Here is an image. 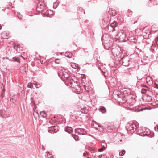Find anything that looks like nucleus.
Wrapping results in <instances>:
<instances>
[{"instance_id": "1", "label": "nucleus", "mask_w": 158, "mask_h": 158, "mask_svg": "<svg viewBox=\"0 0 158 158\" xmlns=\"http://www.w3.org/2000/svg\"><path fill=\"white\" fill-rule=\"evenodd\" d=\"M113 55L115 56H119L120 60V62L121 63L122 65L128 66L131 63L130 59L127 56H125L124 54L122 55L123 53L120 52L117 49H114L112 51Z\"/></svg>"}, {"instance_id": "2", "label": "nucleus", "mask_w": 158, "mask_h": 158, "mask_svg": "<svg viewBox=\"0 0 158 158\" xmlns=\"http://www.w3.org/2000/svg\"><path fill=\"white\" fill-rule=\"evenodd\" d=\"M126 127L128 133L133 134L137 130L138 127L134 123L131 122L127 123Z\"/></svg>"}, {"instance_id": "3", "label": "nucleus", "mask_w": 158, "mask_h": 158, "mask_svg": "<svg viewBox=\"0 0 158 158\" xmlns=\"http://www.w3.org/2000/svg\"><path fill=\"white\" fill-rule=\"evenodd\" d=\"M58 74L61 78L67 79L69 76V73L65 70H62L60 73H58Z\"/></svg>"}, {"instance_id": "4", "label": "nucleus", "mask_w": 158, "mask_h": 158, "mask_svg": "<svg viewBox=\"0 0 158 158\" xmlns=\"http://www.w3.org/2000/svg\"><path fill=\"white\" fill-rule=\"evenodd\" d=\"M117 38H118L119 40L121 41H124L125 40L126 36L125 34L123 33V31H120L116 35Z\"/></svg>"}, {"instance_id": "5", "label": "nucleus", "mask_w": 158, "mask_h": 158, "mask_svg": "<svg viewBox=\"0 0 158 158\" xmlns=\"http://www.w3.org/2000/svg\"><path fill=\"white\" fill-rule=\"evenodd\" d=\"M76 133L79 135H85L86 133V131L85 129L82 128H77L75 130Z\"/></svg>"}, {"instance_id": "6", "label": "nucleus", "mask_w": 158, "mask_h": 158, "mask_svg": "<svg viewBox=\"0 0 158 158\" xmlns=\"http://www.w3.org/2000/svg\"><path fill=\"white\" fill-rule=\"evenodd\" d=\"M117 27L116 23L115 22H114L111 23L110 24V26L108 27V30H109L110 31L112 32L116 30V29Z\"/></svg>"}, {"instance_id": "7", "label": "nucleus", "mask_w": 158, "mask_h": 158, "mask_svg": "<svg viewBox=\"0 0 158 158\" xmlns=\"http://www.w3.org/2000/svg\"><path fill=\"white\" fill-rule=\"evenodd\" d=\"M44 6L43 4L39 3L36 7V11L41 12L43 11L44 10Z\"/></svg>"}, {"instance_id": "8", "label": "nucleus", "mask_w": 158, "mask_h": 158, "mask_svg": "<svg viewBox=\"0 0 158 158\" xmlns=\"http://www.w3.org/2000/svg\"><path fill=\"white\" fill-rule=\"evenodd\" d=\"M103 73L102 74L104 75L105 77H110L111 75V72L110 70H106L103 71L101 70Z\"/></svg>"}, {"instance_id": "9", "label": "nucleus", "mask_w": 158, "mask_h": 158, "mask_svg": "<svg viewBox=\"0 0 158 158\" xmlns=\"http://www.w3.org/2000/svg\"><path fill=\"white\" fill-rule=\"evenodd\" d=\"M146 82L148 85H151L153 84L152 79L149 76H148L146 78Z\"/></svg>"}, {"instance_id": "10", "label": "nucleus", "mask_w": 158, "mask_h": 158, "mask_svg": "<svg viewBox=\"0 0 158 158\" xmlns=\"http://www.w3.org/2000/svg\"><path fill=\"white\" fill-rule=\"evenodd\" d=\"M2 37L4 39H7L8 38L9 33L8 32L4 31L1 34Z\"/></svg>"}, {"instance_id": "11", "label": "nucleus", "mask_w": 158, "mask_h": 158, "mask_svg": "<svg viewBox=\"0 0 158 158\" xmlns=\"http://www.w3.org/2000/svg\"><path fill=\"white\" fill-rule=\"evenodd\" d=\"M99 111L101 112L102 114L105 113L106 112V110L105 107L103 106H101L100 108L98 109Z\"/></svg>"}, {"instance_id": "12", "label": "nucleus", "mask_w": 158, "mask_h": 158, "mask_svg": "<svg viewBox=\"0 0 158 158\" xmlns=\"http://www.w3.org/2000/svg\"><path fill=\"white\" fill-rule=\"evenodd\" d=\"M56 129V127L55 126H53L49 127L48 130V131L49 132L53 131L54 132H56L57 131H55Z\"/></svg>"}, {"instance_id": "13", "label": "nucleus", "mask_w": 158, "mask_h": 158, "mask_svg": "<svg viewBox=\"0 0 158 158\" xmlns=\"http://www.w3.org/2000/svg\"><path fill=\"white\" fill-rule=\"evenodd\" d=\"M17 98L15 95H13L10 99V102L15 104Z\"/></svg>"}, {"instance_id": "14", "label": "nucleus", "mask_w": 158, "mask_h": 158, "mask_svg": "<svg viewBox=\"0 0 158 158\" xmlns=\"http://www.w3.org/2000/svg\"><path fill=\"white\" fill-rule=\"evenodd\" d=\"M73 130L72 128L70 127H68L65 128V131L69 133L71 132Z\"/></svg>"}, {"instance_id": "15", "label": "nucleus", "mask_w": 158, "mask_h": 158, "mask_svg": "<svg viewBox=\"0 0 158 158\" xmlns=\"http://www.w3.org/2000/svg\"><path fill=\"white\" fill-rule=\"evenodd\" d=\"M53 12L52 10H48L46 13L45 14L46 16L47 17H50L51 15H52Z\"/></svg>"}, {"instance_id": "16", "label": "nucleus", "mask_w": 158, "mask_h": 158, "mask_svg": "<svg viewBox=\"0 0 158 158\" xmlns=\"http://www.w3.org/2000/svg\"><path fill=\"white\" fill-rule=\"evenodd\" d=\"M65 56L69 58H71L72 57V54L70 52H66L65 53Z\"/></svg>"}, {"instance_id": "17", "label": "nucleus", "mask_w": 158, "mask_h": 158, "mask_svg": "<svg viewBox=\"0 0 158 158\" xmlns=\"http://www.w3.org/2000/svg\"><path fill=\"white\" fill-rule=\"evenodd\" d=\"M72 136L74 138L76 141H78L79 140V137L78 135L75 134H72Z\"/></svg>"}, {"instance_id": "18", "label": "nucleus", "mask_w": 158, "mask_h": 158, "mask_svg": "<svg viewBox=\"0 0 158 158\" xmlns=\"http://www.w3.org/2000/svg\"><path fill=\"white\" fill-rule=\"evenodd\" d=\"M40 115L42 117L44 118L46 116V114L45 111H42L40 113Z\"/></svg>"}, {"instance_id": "19", "label": "nucleus", "mask_w": 158, "mask_h": 158, "mask_svg": "<svg viewBox=\"0 0 158 158\" xmlns=\"http://www.w3.org/2000/svg\"><path fill=\"white\" fill-rule=\"evenodd\" d=\"M71 67L75 69H76L78 67V64L75 63H73L71 64Z\"/></svg>"}, {"instance_id": "20", "label": "nucleus", "mask_w": 158, "mask_h": 158, "mask_svg": "<svg viewBox=\"0 0 158 158\" xmlns=\"http://www.w3.org/2000/svg\"><path fill=\"white\" fill-rule=\"evenodd\" d=\"M125 153V151L124 150H122L119 153V155L120 156H123L124 155Z\"/></svg>"}, {"instance_id": "21", "label": "nucleus", "mask_w": 158, "mask_h": 158, "mask_svg": "<svg viewBox=\"0 0 158 158\" xmlns=\"http://www.w3.org/2000/svg\"><path fill=\"white\" fill-rule=\"evenodd\" d=\"M27 87L28 88H32L33 87V85L32 84L31 82L29 83L28 84Z\"/></svg>"}, {"instance_id": "22", "label": "nucleus", "mask_w": 158, "mask_h": 158, "mask_svg": "<svg viewBox=\"0 0 158 158\" xmlns=\"http://www.w3.org/2000/svg\"><path fill=\"white\" fill-rule=\"evenodd\" d=\"M128 12L129 13V14L128 15L129 16H131L132 15V12L129 10H128Z\"/></svg>"}, {"instance_id": "23", "label": "nucleus", "mask_w": 158, "mask_h": 158, "mask_svg": "<svg viewBox=\"0 0 158 158\" xmlns=\"http://www.w3.org/2000/svg\"><path fill=\"white\" fill-rule=\"evenodd\" d=\"M155 130L156 131H158V125H157L156 127H155L154 128Z\"/></svg>"}, {"instance_id": "24", "label": "nucleus", "mask_w": 158, "mask_h": 158, "mask_svg": "<svg viewBox=\"0 0 158 158\" xmlns=\"http://www.w3.org/2000/svg\"><path fill=\"white\" fill-rule=\"evenodd\" d=\"M55 63H57V64H58L59 63V59H56V60H55Z\"/></svg>"}, {"instance_id": "25", "label": "nucleus", "mask_w": 158, "mask_h": 158, "mask_svg": "<svg viewBox=\"0 0 158 158\" xmlns=\"http://www.w3.org/2000/svg\"><path fill=\"white\" fill-rule=\"evenodd\" d=\"M2 110H0V116L2 117Z\"/></svg>"}, {"instance_id": "26", "label": "nucleus", "mask_w": 158, "mask_h": 158, "mask_svg": "<svg viewBox=\"0 0 158 158\" xmlns=\"http://www.w3.org/2000/svg\"><path fill=\"white\" fill-rule=\"evenodd\" d=\"M95 123L96 124H97L98 125V127H102L101 126H100L99 125H98V123H97L96 122H95Z\"/></svg>"}, {"instance_id": "27", "label": "nucleus", "mask_w": 158, "mask_h": 158, "mask_svg": "<svg viewBox=\"0 0 158 158\" xmlns=\"http://www.w3.org/2000/svg\"><path fill=\"white\" fill-rule=\"evenodd\" d=\"M13 59L15 61H16V60H17V59L16 58H15V57H14L13 58Z\"/></svg>"}, {"instance_id": "28", "label": "nucleus", "mask_w": 158, "mask_h": 158, "mask_svg": "<svg viewBox=\"0 0 158 158\" xmlns=\"http://www.w3.org/2000/svg\"><path fill=\"white\" fill-rule=\"evenodd\" d=\"M103 130V127H102L101 129H100V131H102Z\"/></svg>"}, {"instance_id": "29", "label": "nucleus", "mask_w": 158, "mask_h": 158, "mask_svg": "<svg viewBox=\"0 0 158 158\" xmlns=\"http://www.w3.org/2000/svg\"><path fill=\"white\" fill-rule=\"evenodd\" d=\"M145 91H146V89H142V91H143V92H144V91L145 92Z\"/></svg>"}, {"instance_id": "30", "label": "nucleus", "mask_w": 158, "mask_h": 158, "mask_svg": "<svg viewBox=\"0 0 158 158\" xmlns=\"http://www.w3.org/2000/svg\"><path fill=\"white\" fill-rule=\"evenodd\" d=\"M42 149H43L44 150H45V148H44V147H43V146L42 147Z\"/></svg>"}, {"instance_id": "31", "label": "nucleus", "mask_w": 158, "mask_h": 158, "mask_svg": "<svg viewBox=\"0 0 158 158\" xmlns=\"http://www.w3.org/2000/svg\"><path fill=\"white\" fill-rule=\"evenodd\" d=\"M143 135H147V134H146V133H143Z\"/></svg>"}, {"instance_id": "32", "label": "nucleus", "mask_w": 158, "mask_h": 158, "mask_svg": "<svg viewBox=\"0 0 158 158\" xmlns=\"http://www.w3.org/2000/svg\"><path fill=\"white\" fill-rule=\"evenodd\" d=\"M21 15H19V16H18V18H20V17H21Z\"/></svg>"}, {"instance_id": "33", "label": "nucleus", "mask_w": 158, "mask_h": 158, "mask_svg": "<svg viewBox=\"0 0 158 158\" xmlns=\"http://www.w3.org/2000/svg\"><path fill=\"white\" fill-rule=\"evenodd\" d=\"M18 15H20V14L18 12Z\"/></svg>"}, {"instance_id": "34", "label": "nucleus", "mask_w": 158, "mask_h": 158, "mask_svg": "<svg viewBox=\"0 0 158 158\" xmlns=\"http://www.w3.org/2000/svg\"><path fill=\"white\" fill-rule=\"evenodd\" d=\"M35 87H36V88H38V87H37V86H35Z\"/></svg>"}, {"instance_id": "35", "label": "nucleus", "mask_w": 158, "mask_h": 158, "mask_svg": "<svg viewBox=\"0 0 158 158\" xmlns=\"http://www.w3.org/2000/svg\"><path fill=\"white\" fill-rule=\"evenodd\" d=\"M1 25H0V29H1Z\"/></svg>"}, {"instance_id": "36", "label": "nucleus", "mask_w": 158, "mask_h": 158, "mask_svg": "<svg viewBox=\"0 0 158 158\" xmlns=\"http://www.w3.org/2000/svg\"><path fill=\"white\" fill-rule=\"evenodd\" d=\"M32 98H32V97H31V100H32Z\"/></svg>"}, {"instance_id": "37", "label": "nucleus", "mask_w": 158, "mask_h": 158, "mask_svg": "<svg viewBox=\"0 0 158 158\" xmlns=\"http://www.w3.org/2000/svg\"><path fill=\"white\" fill-rule=\"evenodd\" d=\"M142 134H140V135L141 136H142V133H141Z\"/></svg>"}, {"instance_id": "38", "label": "nucleus", "mask_w": 158, "mask_h": 158, "mask_svg": "<svg viewBox=\"0 0 158 158\" xmlns=\"http://www.w3.org/2000/svg\"><path fill=\"white\" fill-rule=\"evenodd\" d=\"M142 109H141L140 110V111H142Z\"/></svg>"}, {"instance_id": "39", "label": "nucleus", "mask_w": 158, "mask_h": 158, "mask_svg": "<svg viewBox=\"0 0 158 158\" xmlns=\"http://www.w3.org/2000/svg\"><path fill=\"white\" fill-rule=\"evenodd\" d=\"M99 151H101L100 150V149H98Z\"/></svg>"}, {"instance_id": "40", "label": "nucleus", "mask_w": 158, "mask_h": 158, "mask_svg": "<svg viewBox=\"0 0 158 158\" xmlns=\"http://www.w3.org/2000/svg\"><path fill=\"white\" fill-rule=\"evenodd\" d=\"M48 157H49H49H50V158H51V157H49V156H48Z\"/></svg>"}, {"instance_id": "41", "label": "nucleus", "mask_w": 158, "mask_h": 158, "mask_svg": "<svg viewBox=\"0 0 158 158\" xmlns=\"http://www.w3.org/2000/svg\"><path fill=\"white\" fill-rule=\"evenodd\" d=\"M117 96H118V94H117Z\"/></svg>"}]
</instances>
